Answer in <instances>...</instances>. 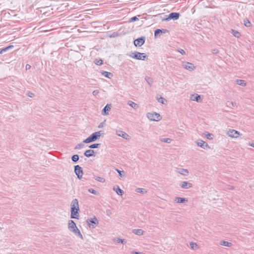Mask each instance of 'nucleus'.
<instances>
[{"mask_svg": "<svg viewBox=\"0 0 254 254\" xmlns=\"http://www.w3.org/2000/svg\"><path fill=\"white\" fill-rule=\"evenodd\" d=\"M116 170L119 173V175L121 177H124L125 176V172L124 171H121V170H118L117 169H116Z\"/></svg>", "mask_w": 254, "mask_h": 254, "instance_id": "obj_36", "label": "nucleus"}, {"mask_svg": "<svg viewBox=\"0 0 254 254\" xmlns=\"http://www.w3.org/2000/svg\"><path fill=\"white\" fill-rule=\"evenodd\" d=\"M158 101L159 102L163 104H165V102H166L167 101L164 98L161 97L159 99H158Z\"/></svg>", "mask_w": 254, "mask_h": 254, "instance_id": "obj_43", "label": "nucleus"}, {"mask_svg": "<svg viewBox=\"0 0 254 254\" xmlns=\"http://www.w3.org/2000/svg\"><path fill=\"white\" fill-rule=\"evenodd\" d=\"M78 160H79V156L77 154L73 155L71 157V160L73 162H76L78 161Z\"/></svg>", "mask_w": 254, "mask_h": 254, "instance_id": "obj_34", "label": "nucleus"}, {"mask_svg": "<svg viewBox=\"0 0 254 254\" xmlns=\"http://www.w3.org/2000/svg\"><path fill=\"white\" fill-rule=\"evenodd\" d=\"M206 137L209 139H212V136H213V134H211V133H208L207 132V134H206Z\"/></svg>", "mask_w": 254, "mask_h": 254, "instance_id": "obj_46", "label": "nucleus"}, {"mask_svg": "<svg viewBox=\"0 0 254 254\" xmlns=\"http://www.w3.org/2000/svg\"><path fill=\"white\" fill-rule=\"evenodd\" d=\"M101 74L103 76L108 78H111L113 76V74L112 73L106 71H102L101 72Z\"/></svg>", "mask_w": 254, "mask_h": 254, "instance_id": "obj_20", "label": "nucleus"}, {"mask_svg": "<svg viewBox=\"0 0 254 254\" xmlns=\"http://www.w3.org/2000/svg\"><path fill=\"white\" fill-rule=\"evenodd\" d=\"M178 52L180 53L182 55H184L186 54V52H185V51L182 49H180L179 50H178Z\"/></svg>", "mask_w": 254, "mask_h": 254, "instance_id": "obj_50", "label": "nucleus"}, {"mask_svg": "<svg viewBox=\"0 0 254 254\" xmlns=\"http://www.w3.org/2000/svg\"><path fill=\"white\" fill-rule=\"evenodd\" d=\"M101 146L100 143H95L89 146V148L91 149L99 148Z\"/></svg>", "mask_w": 254, "mask_h": 254, "instance_id": "obj_32", "label": "nucleus"}, {"mask_svg": "<svg viewBox=\"0 0 254 254\" xmlns=\"http://www.w3.org/2000/svg\"><path fill=\"white\" fill-rule=\"evenodd\" d=\"M227 134L231 137L237 138L239 136L240 133L238 131L234 129H230L228 131Z\"/></svg>", "mask_w": 254, "mask_h": 254, "instance_id": "obj_10", "label": "nucleus"}, {"mask_svg": "<svg viewBox=\"0 0 254 254\" xmlns=\"http://www.w3.org/2000/svg\"><path fill=\"white\" fill-rule=\"evenodd\" d=\"M94 63L98 65H101L103 64V61L102 60L95 59Z\"/></svg>", "mask_w": 254, "mask_h": 254, "instance_id": "obj_39", "label": "nucleus"}, {"mask_svg": "<svg viewBox=\"0 0 254 254\" xmlns=\"http://www.w3.org/2000/svg\"><path fill=\"white\" fill-rule=\"evenodd\" d=\"M102 127V126H99V127Z\"/></svg>", "mask_w": 254, "mask_h": 254, "instance_id": "obj_59", "label": "nucleus"}, {"mask_svg": "<svg viewBox=\"0 0 254 254\" xmlns=\"http://www.w3.org/2000/svg\"><path fill=\"white\" fill-rule=\"evenodd\" d=\"M111 105L107 104L102 110V114L104 116L109 115V111L111 110Z\"/></svg>", "mask_w": 254, "mask_h": 254, "instance_id": "obj_11", "label": "nucleus"}, {"mask_svg": "<svg viewBox=\"0 0 254 254\" xmlns=\"http://www.w3.org/2000/svg\"><path fill=\"white\" fill-rule=\"evenodd\" d=\"M244 24L247 27H249L252 26L251 22L248 19H245L244 20Z\"/></svg>", "mask_w": 254, "mask_h": 254, "instance_id": "obj_31", "label": "nucleus"}, {"mask_svg": "<svg viewBox=\"0 0 254 254\" xmlns=\"http://www.w3.org/2000/svg\"><path fill=\"white\" fill-rule=\"evenodd\" d=\"M113 189L118 195H122L124 194V191L118 186H117V188L114 187Z\"/></svg>", "mask_w": 254, "mask_h": 254, "instance_id": "obj_21", "label": "nucleus"}, {"mask_svg": "<svg viewBox=\"0 0 254 254\" xmlns=\"http://www.w3.org/2000/svg\"><path fill=\"white\" fill-rule=\"evenodd\" d=\"M74 173L76 175L77 178L81 179L83 174L82 168L78 165L74 166Z\"/></svg>", "mask_w": 254, "mask_h": 254, "instance_id": "obj_6", "label": "nucleus"}, {"mask_svg": "<svg viewBox=\"0 0 254 254\" xmlns=\"http://www.w3.org/2000/svg\"><path fill=\"white\" fill-rule=\"evenodd\" d=\"M88 191L92 194H94L95 195H98L99 192L96 191V190H94L93 189L90 188L88 189Z\"/></svg>", "mask_w": 254, "mask_h": 254, "instance_id": "obj_37", "label": "nucleus"}, {"mask_svg": "<svg viewBox=\"0 0 254 254\" xmlns=\"http://www.w3.org/2000/svg\"><path fill=\"white\" fill-rule=\"evenodd\" d=\"M200 96L198 94H196L195 96L194 97V98L193 99H191V100L192 101H196L197 102H200Z\"/></svg>", "mask_w": 254, "mask_h": 254, "instance_id": "obj_38", "label": "nucleus"}, {"mask_svg": "<svg viewBox=\"0 0 254 254\" xmlns=\"http://www.w3.org/2000/svg\"><path fill=\"white\" fill-rule=\"evenodd\" d=\"M129 57L132 58L144 61L146 58L147 56L145 53H140L138 52H132L129 55Z\"/></svg>", "mask_w": 254, "mask_h": 254, "instance_id": "obj_2", "label": "nucleus"}, {"mask_svg": "<svg viewBox=\"0 0 254 254\" xmlns=\"http://www.w3.org/2000/svg\"><path fill=\"white\" fill-rule=\"evenodd\" d=\"M25 67H26V70L29 69H30L31 68V65L30 64H27L26 65Z\"/></svg>", "mask_w": 254, "mask_h": 254, "instance_id": "obj_55", "label": "nucleus"}, {"mask_svg": "<svg viewBox=\"0 0 254 254\" xmlns=\"http://www.w3.org/2000/svg\"><path fill=\"white\" fill-rule=\"evenodd\" d=\"M77 235L82 239H83V237L81 233H80V231L77 233Z\"/></svg>", "mask_w": 254, "mask_h": 254, "instance_id": "obj_52", "label": "nucleus"}, {"mask_svg": "<svg viewBox=\"0 0 254 254\" xmlns=\"http://www.w3.org/2000/svg\"><path fill=\"white\" fill-rule=\"evenodd\" d=\"M145 41V37L144 36L135 39L133 43L135 46L140 47L144 44Z\"/></svg>", "mask_w": 254, "mask_h": 254, "instance_id": "obj_8", "label": "nucleus"}, {"mask_svg": "<svg viewBox=\"0 0 254 254\" xmlns=\"http://www.w3.org/2000/svg\"><path fill=\"white\" fill-rule=\"evenodd\" d=\"M167 32H168V30L167 29H157L156 30H155L154 36L156 37H157L160 33H166Z\"/></svg>", "mask_w": 254, "mask_h": 254, "instance_id": "obj_16", "label": "nucleus"}, {"mask_svg": "<svg viewBox=\"0 0 254 254\" xmlns=\"http://www.w3.org/2000/svg\"><path fill=\"white\" fill-rule=\"evenodd\" d=\"M228 189H229V190H233V189H234V187H233V186H229Z\"/></svg>", "mask_w": 254, "mask_h": 254, "instance_id": "obj_57", "label": "nucleus"}, {"mask_svg": "<svg viewBox=\"0 0 254 254\" xmlns=\"http://www.w3.org/2000/svg\"><path fill=\"white\" fill-rule=\"evenodd\" d=\"M197 144L198 146L203 148L206 149V148H209V146H208V144L207 143H206L205 141H203L202 140H200L199 141L197 142Z\"/></svg>", "mask_w": 254, "mask_h": 254, "instance_id": "obj_12", "label": "nucleus"}, {"mask_svg": "<svg viewBox=\"0 0 254 254\" xmlns=\"http://www.w3.org/2000/svg\"><path fill=\"white\" fill-rule=\"evenodd\" d=\"M84 146V143L83 142L82 143H79L76 145L74 149H79L83 147Z\"/></svg>", "mask_w": 254, "mask_h": 254, "instance_id": "obj_41", "label": "nucleus"}, {"mask_svg": "<svg viewBox=\"0 0 254 254\" xmlns=\"http://www.w3.org/2000/svg\"><path fill=\"white\" fill-rule=\"evenodd\" d=\"M218 52L219 51L217 49H214L212 51L213 54H216L218 53Z\"/></svg>", "mask_w": 254, "mask_h": 254, "instance_id": "obj_53", "label": "nucleus"}, {"mask_svg": "<svg viewBox=\"0 0 254 254\" xmlns=\"http://www.w3.org/2000/svg\"><path fill=\"white\" fill-rule=\"evenodd\" d=\"M13 47V45H9V46H7V47H5L4 48H3L1 50H0V54H2L4 52H7L9 49H11Z\"/></svg>", "mask_w": 254, "mask_h": 254, "instance_id": "obj_27", "label": "nucleus"}, {"mask_svg": "<svg viewBox=\"0 0 254 254\" xmlns=\"http://www.w3.org/2000/svg\"><path fill=\"white\" fill-rule=\"evenodd\" d=\"M127 104L129 106H130L132 108L135 109H137L138 107V105L136 103H135L131 101H129L128 102Z\"/></svg>", "mask_w": 254, "mask_h": 254, "instance_id": "obj_26", "label": "nucleus"}, {"mask_svg": "<svg viewBox=\"0 0 254 254\" xmlns=\"http://www.w3.org/2000/svg\"><path fill=\"white\" fill-rule=\"evenodd\" d=\"M95 180L97 181H98L101 183H104L105 182V179L104 178L100 177H95L94 178Z\"/></svg>", "mask_w": 254, "mask_h": 254, "instance_id": "obj_33", "label": "nucleus"}, {"mask_svg": "<svg viewBox=\"0 0 254 254\" xmlns=\"http://www.w3.org/2000/svg\"><path fill=\"white\" fill-rule=\"evenodd\" d=\"M236 83L242 86H246L247 85V83L245 80L242 79H237L236 81Z\"/></svg>", "mask_w": 254, "mask_h": 254, "instance_id": "obj_22", "label": "nucleus"}, {"mask_svg": "<svg viewBox=\"0 0 254 254\" xmlns=\"http://www.w3.org/2000/svg\"><path fill=\"white\" fill-rule=\"evenodd\" d=\"M183 66L186 69L192 71L195 68L194 65L189 62H185L183 64Z\"/></svg>", "mask_w": 254, "mask_h": 254, "instance_id": "obj_9", "label": "nucleus"}, {"mask_svg": "<svg viewBox=\"0 0 254 254\" xmlns=\"http://www.w3.org/2000/svg\"><path fill=\"white\" fill-rule=\"evenodd\" d=\"M131 254H142V253H140V252H135V251H132L131 252Z\"/></svg>", "mask_w": 254, "mask_h": 254, "instance_id": "obj_54", "label": "nucleus"}, {"mask_svg": "<svg viewBox=\"0 0 254 254\" xmlns=\"http://www.w3.org/2000/svg\"><path fill=\"white\" fill-rule=\"evenodd\" d=\"M86 223L90 228L93 229L99 224V221L95 216H94L93 218L87 219Z\"/></svg>", "mask_w": 254, "mask_h": 254, "instance_id": "obj_3", "label": "nucleus"}, {"mask_svg": "<svg viewBox=\"0 0 254 254\" xmlns=\"http://www.w3.org/2000/svg\"><path fill=\"white\" fill-rule=\"evenodd\" d=\"M26 95L30 97H33L34 96V94L30 91H28Z\"/></svg>", "mask_w": 254, "mask_h": 254, "instance_id": "obj_48", "label": "nucleus"}, {"mask_svg": "<svg viewBox=\"0 0 254 254\" xmlns=\"http://www.w3.org/2000/svg\"><path fill=\"white\" fill-rule=\"evenodd\" d=\"M71 208L70 209L72 208H76L79 207V204H78V201L77 199L75 198L73 199L70 204Z\"/></svg>", "mask_w": 254, "mask_h": 254, "instance_id": "obj_15", "label": "nucleus"}, {"mask_svg": "<svg viewBox=\"0 0 254 254\" xmlns=\"http://www.w3.org/2000/svg\"><path fill=\"white\" fill-rule=\"evenodd\" d=\"M146 81L147 82V83L149 84L150 86L152 85V84L153 82V79L149 76H146L145 78Z\"/></svg>", "mask_w": 254, "mask_h": 254, "instance_id": "obj_29", "label": "nucleus"}, {"mask_svg": "<svg viewBox=\"0 0 254 254\" xmlns=\"http://www.w3.org/2000/svg\"><path fill=\"white\" fill-rule=\"evenodd\" d=\"M249 145H250V146H252V147H254V143H249Z\"/></svg>", "mask_w": 254, "mask_h": 254, "instance_id": "obj_56", "label": "nucleus"}, {"mask_svg": "<svg viewBox=\"0 0 254 254\" xmlns=\"http://www.w3.org/2000/svg\"><path fill=\"white\" fill-rule=\"evenodd\" d=\"M117 134L118 136H121L126 139H127L129 137V135L127 133L122 130H117Z\"/></svg>", "mask_w": 254, "mask_h": 254, "instance_id": "obj_14", "label": "nucleus"}, {"mask_svg": "<svg viewBox=\"0 0 254 254\" xmlns=\"http://www.w3.org/2000/svg\"><path fill=\"white\" fill-rule=\"evenodd\" d=\"M102 127V126H99V127Z\"/></svg>", "mask_w": 254, "mask_h": 254, "instance_id": "obj_58", "label": "nucleus"}, {"mask_svg": "<svg viewBox=\"0 0 254 254\" xmlns=\"http://www.w3.org/2000/svg\"><path fill=\"white\" fill-rule=\"evenodd\" d=\"M117 243H122L123 244H125L126 243V241L125 239H118L117 240Z\"/></svg>", "mask_w": 254, "mask_h": 254, "instance_id": "obj_44", "label": "nucleus"}, {"mask_svg": "<svg viewBox=\"0 0 254 254\" xmlns=\"http://www.w3.org/2000/svg\"><path fill=\"white\" fill-rule=\"evenodd\" d=\"M175 200L177 201V203H185L186 202H188V199L186 198H182L180 197H175Z\"/></svg>", "mask_w": 254, "mask_h": 254, "instance_id": "obj_19", "label": "nucleus"}, {"mask_svg": "<svg viewBox=\"0 0 254 254\" xmlns=\"http://www.w3.org/2000/svg\"><path fill=\"white\" fill-rule=\"evenodd\" d=\"M99 93V91L98 90H95L94 91H93V95L94 96H96V95H97Z\"/></svg>", "mask_w": 254, "mask_h": 254, "instance_id": "obj_49", "label": "nucleus"}, {"mask_svg": "<svg viewBox=\"0 0 254 254\" xmlns=\"http://www.w3.org/2000/svg\"><path fill=\"white\" fill-rule=\"evenodd\" d=\"M231 33L233 34V35L234 37L236 38H239L241 36L240 33L239 31H236L235 30L231 29Z\"/></svg>", "mask_w": 254, "mask_h": 254, "instance_id": "obj_25", "label": "nucleus"}, {"mask_svg": "<svg viewBox=\"0 0 254 254\" xmlns=\"http://www.w3.org/2000/svg\"><path fill=\"white\" fill-rule=\"evenodd\" d=\"M160 140H161V141L163 142L170 143L171 142V141H172V139L171 138H164L161 139Z\"/></svg>", "mask_w": 254, "mask_h": 254, "instance_id": "obj_35", "label": "nucleus"}, {"mask_svg": "<svg viewBox=\"0 0 254 254\" xmlns=\"http://www.w3.org/2000/svg\"><path fill=\"white\" fill-rule=\"evenodd\" d=\"M95 151L92 149L87 150L84 152V155L87 157H90L94 156Z\"/></svg>", "mask_w": 254, "mask_h": 254, "instance_id": "obj_17", "label": "nucleus"}, {"mask_svg": "<svg viewBox=\"0 0 254 254\" xmlns=\"http://www.w3.org/2000/svg\"><path fill=\"white\" fill-rule=\"evenodd\" d=\"M79 207L70 209V218L72 219H78L79 217Z\"/></svg>", "mask_w": 254, "mask_h": 254, "instance_id": "obj_7", "label": "nucleus"}, {"mask_svg": "<svg viewBox=\"0 0 254 254\" xmlns=\"http://www.w3.org/2000/svg\"><path fill=\"white\" fill-rule=\"evenodd\" d=\"M101 131H96L93 133L86 139L83 140V143H89L96 141L101 136Z\"/></svg>", "mask_w": 254, "mask_h": 254, "instance_id": "obj_1", "label": "nucleus"}, {"mask_svg": "<svg viewBox=\"0 0 254 254\" xmlns=\"http://www.w3.org/2000/svg\"><path fill=\"white\" fill-rule=\"evenodd\" d=\"M190 245L192 249H195L198 248V246L195 243L190 242Z\"/></svg>", "mask_w": 254, "mask_h": 254, "instance_id": "obj_40", "label": "nucleus"}, {"mask_svg": "<svg viewBox=\"0 0 254 254\" xmlns=\"http://www.w3.org/2000/svg\"><path fill=\"white\" fill-rule=\"evenodd\" d=\"M70 231L72 232L73 233H74L75 234H77V233L79 231V230L78 229V228L76 227V228L73 229L72 230H71Z\"/></svg>", "mask_w": 254, "mask_h": 254, "instance_id": "obj_47", "label": "nucleus"}, {"mask_svg": "<svg viewBox=\"0 0 254 254\" xmlns=\"http://www.w3.org/2000/svg\"><path fill=\"white\" fill-rule=\"evenodd\" d=\"M106 214L108 215V216H110L111 214H112V211L110 209H107L106 210Z\"/></svg>", "mask_w": 254, "mask_h": 254, "instance_id": "obj_51", "label": "nucleus"}, {"mask_svg": "<svg viewBox=\"0 0 254 254\" xmlns=\"http://www.w3.org/2000/svg\"><path fill=\"white\" fill-rule=\"evenodd\" d=\"M180 187L182 189H190L192 187L191 183L187 182H183L180 185Z\"/></svg>", "mask_w": 254, "mask_h": 254, "instance_id": "obj_13", "label": "nucleus"}, {"mask_svg": "<svg viewBox=\"0 0 254 254\" xmlns=\"http://www.w3.org/2000/svg\"><path fill=\"white\" fill-rule=\"evenodd\" d=\"M135 191H136V192H137L138 193H143L145 192H146V191H145L144 189H141V188L136 189Z\"/></svg>", "mask_w": 254, "mask_h": 254, "instance_id": "obj_42", "label": "nucleus"}, {"mask_svg": "<svg viewBox=\"0 0 254 254\" xmlns=\"http://www.w3.org/2000/svg\"><path fill=\"white\" fill-rule=\"evenodd\" d=\"M132 232L138 236H141L143 234L144 231L142 229H133Z\"/></svg>", "mask_w": 254, "mask_h": 254, "instance_id": "obj_23", "label": "nucleus"}, {"mask_svg": "<svg viewBox=\"0 0 254 254\" xmlns=\"http://www.w3.org/2000/svg\"><path fill=\"white\" fill-rule=\"evenodd\" d=\"M76 227V224L73 220H70L68 221V228L70 231L72 230L73 229H74Z\"/></svg>", "mask_w": 254, "mask_h": 254, "instance_id": "obj_18", "label": "nucleus"}, {"mask_svg": "<svg viewBox=\"0 0 254 254\" xmlns=\"http://www.w3.org/2000/svg\"><path fill=\"white\" fill-rule=\"evenodd\" d=\"M226 104L227 107L230 108L232 107H235L236 106V103L232 101H227Z\"/></svg>", "mask_w": 254, "mask_h": 254, "instance_id": "obj_30", "label": "nucleus"}, {"mask_svg": "<svg viewBox=\"0 0 254 254\" xmlns=\"http://www.w3.org/2000/svg\"><path fill=\"white\" fill-rule=\"evenodd\" d=\"M167 17L164 18L163 20L169 21V20L173 19L174 20H177L179 19L180 16V13L178 12H171L169 14L168 16L166 15Z\"/></svg>", "mask_w": 254, "mask_h": 254, "instance_id": "obj_5", "label": "nucleus"}, {"mask_svg": "<svg viewBox=\"0 0 254 254\" xmlns=\"http://www.w3.org/2000/svg\"><path fill=\"white\" fill-rule=\"evenodd\" d=\"M147 117L149 120L152 121H158L161 119L160 115L156 112L148 113Z\"/></svg>", "mask_w": 254, "mask_h": 254, "instance_id": "obj_4", "label": "nucleus"}, {"mask_svg": "<svg viewBox=\"0 0 254 254\" xmlns=\"http://www.w3.org/2000/svg\"><path fill=\"white\" fill-rule=\"evenodd\" d=\"M178 172L184 176H187L189 174V171L185 169H181Z\"/></svg>", "mask_w": 254, "mask_h": 254, "instance_id": "obj_28", "label": "nucleus"}, {"mask_svg": "<svg viewBox=\"0 0 254 254\" xmlns=\"http://www.w3.org/2000/svg\"><path fill=\"white\" fill-rule=\"evenodd\" d=\"M138 20V18L136 17V16H133L132 17H131L129 20V21L130 22H134V21H137Z\"/></svg>", "mask_w": 254, "mask_h": 254, "instance_id": "obj_45", "label": "nucleus"}, {"mask_svg": "<svg viewBox=\"0 0 254 254\" xmlns=\"http://www.w3.org/2000/svg\"><path fill=\"white\" fill-rule=\"evenodd\" d=\"M220 244L222 246L228 247H231L232 246V244L231 243L225 241H221L220 242Z\"/></svg>", "mask_w": 254, "mask_h": 254, "instance_id": "obj_24", "label": "nucleus"}]
</instances>
